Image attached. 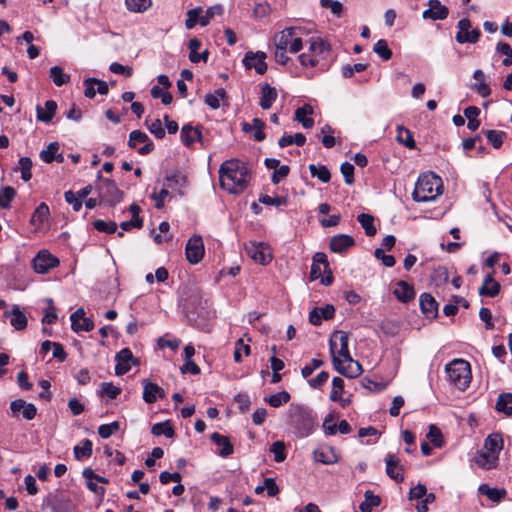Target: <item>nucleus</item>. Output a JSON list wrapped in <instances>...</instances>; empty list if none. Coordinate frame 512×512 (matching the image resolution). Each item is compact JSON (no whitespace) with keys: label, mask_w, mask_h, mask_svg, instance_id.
Instances as JSON below:
<instances>
[{"label":"nucleus","mask_w":512,"mask_h":512,"mask_svg":"<svg viewBox=\"0 0 512 512\" xmlns=\"http://www.w3.org/2000/svg\"><path fill=\"white\" fill-rule=\"evenodd\" d=\"M219 180L224 190L231 194H239L243 192L248 185V168L243 162L237 159L227 160L220 166Z\"/></svg>","instance_id":"1"},{"label":"nucleus","mask_w":512,"mask_h":512,"mask_svg":"<svg viewBox=\"0 0 512 512\" xmlns=\"http://www.w3.org/2000/svg\"><path fill=\"white\" fill-rule=\"evenodd\" d=\"M442 180L432 172H426L418 177L412 193L416 202H428L434 200L441 194Z\"/></svg>","instance_id":"2"},{"label":"nucleus","mask_w":512,"mask_h":512,"mask_svg":"<svg viewBox=\"0 0 512 512\" xmlns=\"http://www.w3.org/2000/svg\"><path fill=\"white\" fill-rule=\"evenodd\" d=\"M503 448V439L501 434L492 433L484 442L483 450L478 452L475 462L479 467L484 469H492L496 466L499 452Z\"/></svg>","instance_id":"3"},{"label":"nucleus","mask_w":512,"mask_h":512,"mask_svg":"<svg viewBox=\"0 0 512 512\" xmlns=\"http://www.w3.org/2000/svg\"><path fill=\"white\" fill-rule=\"evenodd\" d=\"M289 424L294 428L298 437L309 435L314 427V419L310 412L300 406H291L289 409Z\"/></svg>","instance_id":"4"},{"label":"nucleus","mask_w":512,"mask_h":512,"mask_svg":"<svg viewBox=\"0 0 512 512\" xmlns=\"http://www.w3.org/2000/svg\"><path fill=\"white\" fill-rule=\"evenodd\" d=\"M447 380L454 384H470L472 379L471 366L464 359H454L445 366Z\"/></svg>","instance_id":"5"},{"label":"nucleus","mask_w":512,"mask_h":512,"mask_svg":"<svg viewBox=\"0 0 512 512\" xmlns=\"http://www.w3.org/2000/svg\"><path fill=\"white\" fill-rule=\"evenodd\" d=\"M97 178L99 179V184L96 187L100 198L99 204L106 203L115 206L122 201L124 193L118 189L113 180L103 179L101 172H98Z\"/></svg>","instance_id":"6"},{"label":"nucleus","mask_w":512,"mask_h":512,"mask_svg":"<svg viewBox=\"0 0 512 512\" xmlns=\"http://www.w3.org/2000/svg\"><path fill=\"white\" fill-rule=\"evenodd\" d=\"M203 9L202 7H196L187 11V19L185 21V27L187 29H193L197 23L201 26H207L210 23V20L215 15H222L223 6L220 4L209 7L206 10V13L202 15Z\"/></svg>","instance_id":"7"},{"label":"nucleus","mask_w":512,"mask_h":512,"mask_svg":"<svg viewBox=\"0 0 512 512\" xmlns=\"http://www.w3.org/2000/svg\"><path fill=\"white\" fill-rule=\"evenodd\" d=\"M330 350L333 362L350 357L348 350V334L344 331H336L330 339Z\"/></svg>","instance_id":"8"},{"label":"nucleus","mask_w":512,"mask_h":512,"mask_svg":"<svg viewBox=\"0 0 512 512\" xmlns=\"http://www.w3.org/2000/svg\"><path fill=\"white\" fill-rule=\"evenodd\" d=\"M481 36L478 28L472 29L471 21L468 18H463L458 22V32L456 34V41L460 44L476 43Z\"/></svg>","instance_id":"9"},{"label":"nucleus","mask_w":512,"mask_h":512,"mask_svg":"<svg viewBox=\"0 0 512 512\" xmlns=\"http://www.w3.org/2000/svg\"><path fill=\"white\" fill-rule=\"evenodd\" d=\"M59 265V260L46 250L39 251L32 260V267L39 274L47 273L51 268Z\"/></svg>","instance_id":"10"},{"label":"nucleus","mask_w":512,"mask_h":512,"mask_svg":"<svg viewBox=\"0 0 512 512\" xmlns=\"http://www.w3.org/2000/svg\"><path fill=\"white\" fill-rule=\"evenodd\" d=\"M266 57L267 55L265 52L248 51L243 58V65L246 69L254 68L258 74L263 75L267 71V64L265 62Z\"/></svg>","instance_id":"11"},{"label":"nucleus","mask_w":512,"mask_h":512,"mask_svg":"<svg viewBox=\"0 0 512 512\" xmlns=\"http://www.w3.org/2000/svg\"><path fill=\"white\" fill-rule=\"evenodd\" d=\"M204 256V244L200 236L194 235L186 244V258L191 264H197Z\"/></svg>","instance_id":"12"},{"label":"nucleus","mask_w":512,"mask_h":512,"mask_svg":"<svg viewBox=\"0 0 512 512\" xmlns=\"http://www.w3.org/2000/svg\"><path fill=\"white\" fill-rule=\"evenodd\" d=\"M12 417L19 418L20 415L26 420H32L37 414L34 404L27 403L23 399H16L10 403Z\"/></svg>","instance_id":"13"},{"label":"nucleus","mask_w":512,"mask_h":512,"mask_svg":"<svg viewBox=\"0 0 512 512\" xmlns=\"http://www.w3.org/2000/svg\"><path fill=\"white\" fill-rule=\"evenodd\" d=\"M333 363L337 371L348 378L357 377L362 372L361 365L353 360L351 356L346 359L336 360Z\"/></svg>","instance_id":"14"},{"label":"nucleus","mask_w":512,"mask_h":512,"mask_svg":"<svg viewBox=\"0 0 512 512\" xmlns=\"http://www.w3.org/2000/svg\"><path fill=\"white\" fill-rule=\"evenodd\" d=\"M202 126L193 127L190 124L184 125L181 129V141L186 147H190L194 142H199L202 146L205 145L201 133Z\"/></svg>","instance_id":"15"},{"label":"nucleus","mask_w":512,"mask_h":512,"mask_svg":"<svg viewBox=\"0 0 512 512\" xmlns=\"http://www.w3.org/2000/svg\"><path fill=\"white\" fill-rule=\"evenodd\" d=\"M428 6L429 8L422 13L423 19L444 20L449 15V9L439 0H429Z\"/></svg>","instance_id":"16"},{"label":"nucleus","mask_w":512,"mask_h":512,"mask_svg":"<svg viewBox=\"0 0 512 512\" xmlns=\"http://www.w3.org/2000/svg\"><path fill=\"white\" fill-rule=\"evenodd\" d=\"M385 462L387 475L398 483L403 482V466L400 464V459L395 454H388Z\"/></svg>","instance_id":"17"},{"label":"nucleus","mask_w":512,"mask_h":512,"mask_svg":"<svg viewBox=\"0 0 512 512\" xmlns=\"http://www.w3.org/2000/svg\"><path fill=\"white\" fill-rule=\"evenodd\" d=\"M248 255L257 263L266 265L271 260V255L263 243H251L246 247Z\"/></svg>","instance_id":"18"},{"label":"nucleus","mask_w":512,"mask_h":512,"mask_svg":"<svg viewBox=\"0 0 512 512\" xmlns=\"http://www.w3.org/2000/svg\"><path fill=\"white\" fill-rule=\"evenodd\" d=\"M335 307L332 304H327L324 307H316L309 313V321L311 324L318 326L322 320H329L334 317Z\"/></svg>","instance_id":"19"},{"label":"nucleus","mask_w":512,"mask_h":512,"mask_svg":"<svg viewBox=\"0 0 512 512\" xmlns=\"http://www.w3.org/2000/svg\"><path fill=\"white\" fill-rule=\"evenodd\" d=\"M420 308L426 318L435 319L438 316V303L429 293L420 295Z\"/></svg>","instance_id":"20"},{"label":"nucleus","mask_w":512,"mask_h":512,"mask_svg":"<svg viewBox=\"0 0 512 512\" xmlns=\"http://www.w3.org/2000/svg\"><path fill=\"white\" fill-rule=\"evenodd\" d=\"M313 458L316 462L326 465L334 464L339 460L334 448L330 446H321L314 450Z\"/></svg>","instance_id":"21"},{"label":"nucleus","mask_w":512,"mask_h":512,"mask_svg":"<svg viewBox=\"0 0 512 512\" xmlns=\"http://www.w3.org/2000/svg\"><path fill=\"white\" fill-rule=\"evenodd\" d=\"M355 245L353 237L346 234H339L331 238L329 247L335 253H343Z\"/></svg>","instance_id":"22"},{"label":"nucleus","mask_w":512,"mask_h":512,"mask_svg":"<svg viewBox=\"0 0 512 512\" xmlns=\"http://www.w3.org/2000/svg\"><path fill=\"white\" fill-rule=\"evenodd\" d=\"M242 131L245 133H250L252 131H255L253 134V138L257 142H261L265 139L266 135L264 133V128L266 126L265 122L259 118H254L252 120V124H249L247 122H243L241 124Z\"/></svg>","instance_id":"23"},{"label":"nucleus","mask_w":512,"mask_h":512,"mask_svg":"<svg viewBox=\"0 0 512 512\" xmlns=\"http://www.w3.org/2000/svg\"><path fill=\"white\" fill-rule=\"evenodd\" d=\"M278 96L277 90L270 86L268 83H264L261 86V98L259 105L262 109L268 110L271 108L273 103L276 101Z\"/></svg>","instance_id":"24"},{"label":"nucleus","mask_w":512,"mask_h":512,"mask_svg":"<svg viewBox=\"0 0 512 512\" xmlns=\"http://www.w3.org/2000/svg\"><path fill=\"white\" fill-rule=\"evenodd\" d=\"M6 318H10V324L18 331L27 327V317L20 311L18 306H14L11 311L4 313Z\"/></svg>","instance_id":"25"},{"label":"nucleus","mask_w":512,"mask_h":512,"mask_svg":"<svg viewBox=\"0 0 512 512\" xmlns=\"http://www.w3.org/2000/svg\"><path fill=\"white\" fill-rule=\"evenodd\" d=\"M301 28L289 27L274 37L275 47L277 49L287 50L288 45L291 43L292 38L296 35V31Z\"/></svg>","instance_id":"26"},{"label":"nucleus","mask_w":512,"mask_h":512,"mask_svg":"<svg viewBox=\"0 0 512 512\" xmlns=\"http://www.w3.org/2000/svg\"><path fill=\"white\" fill-rule=\"evenodd\" d=\"M313 263L324 266L325 276L321 278V283L325 286L331 285L334 280V277L331 269L329 268V263L326 254L322 252L315 253V255L313 256Z\"/></svg>","instance_id":"27"},{"label":"nucleus","mask_w":512,"mask_h":512,"mask_svg":"<svg viewBox=\"0 0 512 512\" xmlns=\"http://www.w3.org/2000/svg\"><path fill=\"white\" fill-rule=\"evenodd\" d=\"M500 290V284L496 282L492 274H488L481 287L479 288V295L484 297H495Z\"/></svg>","instance_id":"28"},{"label":"nucleus","mask_w":512,"mask_h":512,"mask_svg":"<svg viewBox=\"0 0 512 512\" xmlns=\"http://www.w3.org/2000/svg\"><path fill=\"white\" fill-rule=\"evenodd\" d=\"M394 295L401 302H409L415 297L414 289L405 281H399L394 290Z\"/></svg>","instance_id":"29"},{"label":"nucleus","mask_w":512,"mask_h":512,"mask_svg":"<svg viewBox=\"0 0 512 512\" xmlns=\"http://www.w3.org/2000/svg\"><path fill=\"white\" fill-rule=\"evenodd\" d=\"M313 113V108L309 104H305L302 107H299L295 111V120L300 122L305 129H310L314 125V120L312 118L307 117Z\"/></svg>","instance_id":"30"},{"label":"nucleus","mask_w":512,"mask_h":512,"mask_svg":"<svg viewBox=\"0 0 512 512\" xmlns=\"http://www.w3.org/2000/svg\"><path fill=\"white\" fill-rule=\"evenodd\" d=\"M211 440L216 445L221 447V450L219 451V455L221 457H227L233 453V445L230 443V440L228 437L220 435L217 432H214L211 435Z\"/></svg>","instance_id":"31"},{"label":"nucleus","mask_w":512,"mask_h":512,"mask_svg":"<svg viewBox=\"0 0 512 512\" xmlns=\"http://www.w3.org/2000/svg\"><path fill=\"white\" fill-rule=\"evenodd\" d=\"M45 109L46 112L43 111V108L41 106L38 105L36 107L37 118L39 121L42 122H50L56 113L57 103L54 100H47L45 102Z\"/></svg>","instance_id":"32"},{"label":"nucleus","mask_w":512,"mask_h":512,"mask_svg":"<svg viewBox=\"0 0 512 512\" xmlns=\"http://www.w3.org/2000/svg\"><path fill=\"white\" fill-rule=\"evenodd\" d=\"M364 497L365 500L359 506L361 512H372L373 508L378 507L381 503L380 497L374 495L370 490L365 492Z\"/></svg>","instance_id":"33"},{"label":"nucleus","mask_w":512,"mask_h":512,"mask_svg":"<svg viewBox=\"0 0 512 512\" xmlns=\"http://www.w3.org/2000/svg\"><path fill=\"white\" fill-rule=\"evenodd\" d=\"M165 180V186L171 189L176 187H185L187 184V177L181 171H176L170 175H166Z\"/></svg>","instance_id":"34"},{"label":"nucleus","mask_w":512,"mask_h":512,"mask_svg":"<svg viewBox=\"0 0 512 512\" xmlns=\"http://www.w3.org/2000/svg\"><path fill=\"white\" fill-rule=\"evenodd\" d=\"M479 492L486 495L493 502L501 501L507 494L505 489L490 488L487 484H482L479 487Z\"/></svg>","instance_id":"35"},{"label":"nucleus","mask_w":512,"mask_h":512,"mask_svg":"<svg viewBox=\"0 0 512 512\" xmlns=\"http://www.w3.org/2000/svg\"><path fill=\"white\" fill-rule=\"evenodd\" d=\"M357 220L365 230L367 236L372 237L377 233V229L374 226V217L371 214H359Z\"/></svg>","instance_id":"36"},{"label":"nucleus","mask_w":512,"mask_h":512,"mask_svg":"<svg viewBox=\"0 0 512 512\" xmlns=\"http://www.w3.org/2000/svg\"><path fill=\"white\" fill-rule=\"evenodd\" d=\"M510 403H512V393H502L496 402L495 409L498 412H504L507 416H511L512 406H509Z\"/></svg>","instance_id":"37"},{"label":"nucleus","mask_w":512,"mask_h":512,"mask_svg":"<svg viewBox=\"0 0 512 512\" xmlns=\"http://www.w3.org/2000/svg\"><path fill=\"white\" fill-rule=\"evenodd\" d=\"M306 142V137L302 133H296L294 135H285L279 139L278 145L281 148L287 147L292 144L297 146H303Z\"/></svg>","instance_id":"38"},{"label":"nucleus","mask_w":512,"mask_h":512,"mask_svg":"<svg viewBox=\"0 0 512 512\" xmlns=\"http://www.w3.org/2000/svg\"><path fill=\"white\" fill-rule=\"evenodd\" d=\"M50 78L56 86H62L70 81V76L59 66L50 68Z\"/></svg>","instance_id":"39"},{"label":"nucleus","mask_w":512,"mask_h":512,"mask_svg":"<svg viewBox=\"0 0 512 512\" xmlns=\"http://www.w3.org/2000/svg\"><path fill=\"white\" fill-rule=\"evenodd\" d=\"M396 139L399 143L403 144L407 148H410V149L415 148L416 144L413 139L412 133L410 132V130H408L402 126H399L397 129Z\"/></svg>","instance_id":"40"},{"label":"nucleus","mask_w":512,"mask_h":512,"mask_svg":"<svg viewBox=\"0 0 512 512\" xmlns=\"http://www.w3.org/2000/svg\"><path fill=\"white\" fill-rule=\"evenodd\" d=\"M309 171L312 177H317L320 181L327 183L330 181L331 173L324 165H309Z\"/></svg>","instance_id":"41"},{"label":"nucleus","mask_w":512,"mask_h":512,"mask_svg":"<svg viewBox=\"0 0 512 512\" xmlns=\"http://www.w3.org/2000/svg\"><path fill=\"white\" fill-rule=\"evenodd\" d=\"M49 216V207L46 203H41L34 211L31 217V224L41 225Z\"/></svg>","instance_id":"42"},{"label":"nucleus","mask_w":512,"mask_h":512,"mask_svg":"<svg viewBox=\"0 0 512 512\" xmlns=\"http://www.w3.org/2000/svg\"><path fill=\"white\" fill-rule=\"evenodd\" d=\"M16 196V190L11 186H6L0 191V208L7 209L11 201Z\"/></svg>","instance_id":"43"},{"label":"nucleus","mask_w":512,"mask_h":512,"mask_svg":"<svg viewBox=\"0 0 512 512\" xmlns=\"http://www.w3.org/2000/svg\"><path fill=\"white\" fill-rule=\"evenodd\" d=\"M152 433L155 436L165 435L168 438H172L174 436V429L169 421H165L154 424Z\"/></svg>","instance_id":"44"},{"label":"nucleus","mask_w":512,"mask_h":512,"mask_svg":"<svg viewBox=\"0 0 512 512\" xmlns=\"http://www.w3.org/2000/svg\"><path fill=\"white\" fill-rule=\"evenodd\" d=\"M289 400L290 394L285 390L265 398V401L268 402L270 406L275 408L287 403Z\"/></svg>","instance_id":"45"},{"label":"nucleus","mask_w":512,"mask_h":512,"mask_svg":"<svg viewBox=\"0 0 512 512\" xmlns=\"http://www.w3.org/2000/svg\"><path fill=\"white\" fill-rule=\"evenodd\" d=\"M373 51L385 61L391 59L392 57V50L389 48L387 41L384 39H380L376 42L373 47Z\"/></svg>","instance_id":"46"},{"label":"nucleus","mask_w":512,"mask_h":512,"mask_svg":"<svg viewBox=\"0 0 512 512\" xmlns=\"http://www.w3.org/2000/svg\"><path fill=\"white\" fill-rule=\"evenodd\" d=\"M145 124L150 133H152L157 139L165 137V130L160 119H154L152 121L146 119Z\"/></svg>","instance_id":"47"},{"label":"nucleus","mask_w":512,"mask_h":512,"mask_svg":"<svg viewBox=\"0 0 512 512\" xmlns=\"http://www.w3.org/2000/svg\"><path fill=\"white\" fill-rule=\"evenodd\" d=\"M92 454V442L85 439L81 446L74 447V455L77 460H81L84 457H90Z\"/></svg>","instance_id":"48"},{"label":"nucleus","mask_w":512,"mask_h":512,"mask_svg":"<svg viewBox=\"0 0 512 512\" xmlns=\"http://www.w3.org/2000/svg\"><path fill=\"white\" fill-rule=\"evenodd\" d=\"M59 150V143L52 142L50 143L45 150H42L40 153V158L45 163H52L54 161V157Z\"/></svg>","instance_id":"49"},{"label":"nucleus","mask_w":512,"mask_h":512,"mask_svg":"<svg viewBox=\"0 0 512 512\" xmlns=\"http://www.w3.org/2000/svg\"><path fill=\"white\" fill-rule=\"evenodd\" d=\"M93 226L99 232H104L107 234L115 233L117 230V224L114 221L106 222L104 220L98 219L93 222Z\"/></svg>","instance_id":"50"},{"label":"nucleus","mask_w":512,"mask_h":512,"mask_svg":"<svg viewBox=\"0 0 512 512\" xmlns=\"http://www.w3.org/2000/svg\"><path fill=\"white\" fill-rule=\"evenodd\" d=\"M19 167L21 170V178L26 182L29 181L32 178V160L29 157H21L19 159Z\"/></svg>","instance_id":"51"},{"label":"nucleus","mask_w":512,"mask_h":512,"mask_svg":"<svg viewBox=\"0 0 512 512\" xmlns=\"http://www.w3.org/2000/svg\"><path fill=\"white\" fill-rule=\"evenodd\" d=\"M120 429V424L117 421H114L110 424L100 425L98 428V434L101 438L107 439L112 434L116 433Z\"/></svg>","instance_id":"52"},{"label":"nucleus","mask_w":512,"mask_h":512,"mask_svg":"<svg viewBox=\"0 0 512 512\" xmlns=\"http://www.w3.org/2000/svg\"><path fill=\"white\" fill-rule=\"evenodd\" d=\"M488 141L492 144L494 148H500L503 143L506 134L502 131L496 130H487L485 132Z\"/></svg>","instance_id":"53"},{"label":"nucleus","mask_w":512,"mask_h":512,"mask_svg":"<svg viewBox=\"0 0 512 512\" xmlns=\"http://www.w3.org/2000/svg\"><path fill=\"white\" fill-rule=\"evenodd\" d=\"M127 8L132 12H143L151 5V0H125Z\"/></svg>","instance_id":"54"},{"label":"nucleus","mask_w":512,"mask_h":512,"mask_svg":"<svg viewBox=\"0 0 512 512\" xmlns=\"http://www.w3.org/2000/svg\"><path fill=\"white\" fill-rule=\"evenodd\" d=\"M149 140L150 139H149V137L147 136L146 133H144V132H142L140 130H134L129 135L128 146L130 148H135L138 143H144L145 144Z\"/></svg>","instance_id":"55"},{"label":"nucleus","mask_w":512,"mask_h":512,"mask_svg":"<svg viewBox=\"0 0 512 512\" xmlns=\"http://www.w3.org/2000/svg\"><path fill=\"white\" fill-rule=\"evenodd\" d=\"M270 451L274 454V460L276 462H282L285 460L286 452L285 444L283 441L274 442L270 447Z\"/></svg>","instance_id":"56"},{"label":"nucleus","mask_w":512,"mask_h":512,"mask_svg":"<svg viewBox=\"0 0 512 512\" xmlns=\"http://www.w3.org/2000/svg\"><path fill=\"white\" fill-rule=\"evenodd\" d=\"M121 393L119 386H102L98 391V395L101 398H107L109 400L115 399Z\"/></svg>","instance_id":"57"},{"label":"nucleus","mask_w":512,"mask_h":512,"mask_svg":"<svg viewBox=\"0 0 512 512\" xmlns=\"http://www.w3.org/2000/svg\"><path fill=\"white\" fill-rule=\"evenodd\" d=\"M427 438L433 443L436 447H441L443 445L442 433L438 427L435 425H430L429 432L427 434Z\"/></svg>","instance_id":"58"},{"label":"nucleus","mask_w":512,"mask_h":512,"mask_svg":"<svg viewBox=\"0 0 512 512\" xmlns=\"http://www.w3.org/2000/svg\"><path fill=\"white\" fill-rule=\"evenodd\" d=\"M329 49L330 45L321 38L312 39L310 41L309 50L314 53L322 54L328 51Z\"/></svg>","instance_id":"59"},{"label":"nucleus","mask_w":512,"mask_h":512,"mask_svg":"<svg viewBox=\"0 0 512 512\" xmlns=\"http://www.w3.org/2000/svg\"><path fill=\"white\" fill-rule=\"evenodd\" d=\"M320 4L323 8L330 9L334 15L338 17L341 16V13L343 11V5L341 2L336 0H321Z\"/></svg>","instance_id":"60"},{"label":"nucleus","mask_w":512,"mask_h":512,"mask_svg":"<svg viewBox=\"0 0 512 512\" xmlns=\"http://www.w3.org/2000/svg\"><path fill=\"white\" fill-rule=\"evenodd\" d=\"M259 202L265 205H274V206H282L287 204V199L285 197H271L269 195H261L259 197Z\"/></svg>","instance_id":"61"},{"label":"nucleus","mask_w":512,"mask_h":512,"mask_svg":"<svg viewBox=\"0 0 512 512\" xmlns=\"http://www.w3.org/2000/svg\"><path fill=\"white\" fill-rule=\"evenodd\" d=\"M344 386H334L333 391L330 395L332 401H339L342 407L347 406L350 403L349 398H343Z\"/></svg>","instance_id":"62"},{"label":"nucleus","mask_w":512,"mask_h":512,"mask_svg":"<svg viewBox=\"0 0 512 512\" xmlns=\"http://www.w3.org/2000/svg\"><path fill=\"white\" fill-rule=\"evenodd\" d=\"M344 176L345 183L351 185L354 183V166L349 162H344L340 167Z\"/></svg>","instance_id":"63"},{"label":"nucleus","mask_w":512,"mask_h":512,"mask_svg":"<svg viewBox=\"0 0 512 512\" xmlns=\"http://www.w3.org/2000/svg\"><path fill=\"white\" fill-rule=\"evenodd\" d=\"M49 306L45 310L43 323L52 324L57 320L56 308L53 305L52 299H48Z\"/></svg>","instance_id":"64"}]
</instances>
